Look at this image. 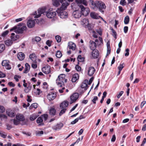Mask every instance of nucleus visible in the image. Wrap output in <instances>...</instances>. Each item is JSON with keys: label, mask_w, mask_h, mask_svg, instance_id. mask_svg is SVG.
<instances>
[{"label": "nucleus", "mask_w": 146, "mask_h": 146, "mask_svg": "<svg viewBox=\"0 0 146 146\" xmlns=\"http://www.w3.org/2000/svg\"><path fill=\"white\" fill-rule=\"evenodd\" d=\"M91 17L93 19H98L100 17V16H98L96 13L94 12H91L90 14Z\"/></svg>", "instance_id": "27"}, {"label": "nucleus", "mask_w": 146, "mask_h": 146, "mask_svg": "<svg viewBox=\"0 0 146 146\" xmlns=\"http://www.w3.org/2000/svg\"><path fill=\"white\" fill-rule=\"evenodd\" d=\"M43 131H36L35 132V134L36 135L40 136L41 135L43 134Z\"/></svg>", "instance_id": "36"}, {"label": "nucleus", "mask_w": 146, "mask_h": 146, "mask_svg": "<svg viewBox=\"0 0 146 146\" xmlns=\"http://www.w3.org/2000/svg\"><path fill=\"white\" fill-rule=\"evenodd\" d=\"M41 40V38L38 36H36L35 37V41L36 42H38Z\"/></svg>", "instance_id": "63"}, {"label": "nucleus", "mask_w": 146, "mask_h": 146, "mask_svg": "<svg viewBox=\"0 0 146 146\" xmlns=\"http://www.w3.org/2000/svg\"><path fill=\"white\" fill-rule=\"evenodd\" d=\"M0 119L2 120V119H7V116L3 114H0Z\"/></svg>", "instance_id": "52"}, {"label": "nucleus", "mask_w": 146, "mask_h": 146, "mask_svg": "<svg viewBox=\"0 0 146 146\" xmlns=\"http://www.w3.org/2000/svg\"><path fill=\"white\" fill-rule=\"evenodd\" d=\"M5 44L7 46H9L12 44L13 41L10 40H8L5 41Z\"/></svg>", "instance_id": "32"}, {"label": "nucleus", "mask_w": 146, "mask_h": 146, "mask_svg": "<svg viewBox=\"0 0 146 146\" xmlns=\"http://www.w3.org/2000/svg\"><path fill=\"white\" fill-rule=\"evenodd\" d=\"M68 5V4L65 2L62 3V6L60 9H58L56 11L58 15L62 19H65L68 17V13L64 10H65L67 6Z\"/></svg>", "instance_id": "2"}, {"label": "nucleus", "mask_w": 146, "mask_h": 146, "mask_svg": "<svg viewBox=\"0 0 146 146\" xmlns=\"http://www.w3.org/2000/svg\"><path fill=\"white\" fill-rule=\"evenodd\" d=\"M116 139V137L115 135H113L111 139V142H114Z\"/></svg>", "instance_id": "60"}, {"label": "nucleus", "mask_w": 146, "mask_h": 146, "mask_svg": "<svg viewBox=\"0 0 146 146\" xmlns=\"http://www.w3.org/2000/svg\"><path fill=\"white\" fill-rule=\"evenodd\" d=\"M68 105V102L67 101H64L62 102L60 104V107L61 108H66Z\"/></svg>", "instance_id": "17"}, {"label": "nucleus", "mask_w": 146, "mask_h": 146, "mask_svg": "<svg viewBox=\"0 0 146 146\" xmlns=\"http://www.w3.org/2000/svg\"><path fill=\"white\" fill-rule=\"evenodd\" d=\"M25 57V54L23 53L20 52L18 53L17 55V57L20 60H23L24 59Z\"/></svg>", "instance_id": "23"}, {"label": "nucleus", "mask_w": 146, "mask_h": 146, "mask_svg": "<svg viewBox=\"0 0 146 146\" xmlns=\"http://www.w3.org/2000/svg\"><path fill=\"white\" fill-rule=\"evenodd\" d=\"M86 82L87 83L88 81H87L86 80L84 81L82 83L81 87L82 88H85V90H86L87 89V84L86 83Z\"/></svg>", "instance_id": "29"}, {"label": "nucleus", "mask_w": 146, "mask_h": 146, "mask_svg": "<svg viewBox=\"0 0 146 146\" xmlns=\"http://www.w3.org/2000/svg\"><path fill=\"white\" fill-rule=\"evenodd\" d=\"M8 84L10 86H12L13 87H14L15 86V84H13L12 82H9L8 83Z\"/></svg>", "instance_id": "64"}, {"label": "nucleus", "mask_w": 146, "mask_h": 146, "mask_svg": "<svg viewBox=\"0 0 146 146\" xmlns=\"http://www.w3.org/2000/svg\"><path fill=\"white\" fill-rule=\"evenodd\" d=\"M30 68V66L28 63L25 64V68L23 71V73H27L28 72Z\"/></svg>", "instance_id": "28"}, {"label": "nucleus", "mask_w": 146, "mask_h": 146, "mask_svg": "<svg viewBox=\"0 0 146 146\" xmlns=\"http://www.w3.org/2000/svg\"><path fill=\"white\" fill-rule=\"evenodd\" d=\"M42 71L45 74H48L50 72V67L49 66H44L42 69Z\"/></svg>", "instance_id": "12"}, {"label": "nucleus", "mask_w": 146, "mask_h": 146, "mask_svg": "<svg viewBox=\"0 0 146 146\" xmlns=\"http://www.w3.org/2000/svg\"><path fill=\"white\" fill-rule=\"evenodd\" d=\"M5 48V45L3 44H0V52H2Z\"/></svg>", "instance_id": "39"}, {"label": "nucleus", "mask_w": 146, "mask_h": 146, "mask_svg": "<svg viewBox=\"0 0 146 146\" xmlns=\"http://www.w3.org/2000/svg\"><path fill=\"white\" fill-rule=\"evenodd\" d=\"M92 51V55L93 58H98L99 54V51L97 49Z\"/></svg>", "instance_id": "13"}, {"label": "nucleus", "mask_w": 146, "mask_h": 146, "mask_svg": "<svg viewBox=\"0 0 146 146\" xmlns=\"http://www.w3.org/2000/svg\"><path fill=\"white\" fill-rule=\"evenodd\" d=\"M45 11V10L43 9H41L38 10V14L37 15L36 11H35L34 13V15H35L34 17L35 18H38L40 17L41 15Z\"/></svg>", "instance_id": "9"}, {"label": "nucleus", "mask_w": 146, "mask_h": 146, "mask_svg": "<svg viewBox=\"0 0 146 146\" xmlns=\"http://www.w3.org/2000/svg\"><path fill=\"white\" fill-rule=\"evenodd\" d=\"M5 110V109L4 107L0 105V112L1 113H3Z\"/></svg>", "instance_id": "49"}, {"label": "nucleus", "mask_w": 146, "mask_h": 146, "mask_svg": "<svg viewBox=\"0 0 146 146\" xmlns=\"http://www.w3.org/2000/svg\"><path fill=\"white\" fill-rule=\"evenodd\" d=\"M79 75L78 74L76 73L73 75L72 81L73 82H75L79 79Z\"/></svg>", "instance_id": "25"}, {"label": "nucleus", "mask_w": 146, "mask_h": 146, "mask_svg": "<svg viewBox=\"0 0 146 146\" xmlns=\"http://www.w3.org/2000/svg\"><path fill=\"white\" fill-rule=\"evenodd\" d=\"M75 68L78 71H80L81 70V67L78 65L76 66Z\"/></svg>", "instance_id": "54"}, {"label": "nucleus", "mask_w": 146, "mask_h": 146, "mask_svg": "<svg viewBox=\"0 0 146 146\" xmlns=\"http://www.w3.org/2000/svg\"><path fill=\"white\" fill-rule=\"evenodd\" d=\"M90 1L91 3L92 7L94 10L96 11L98 9L100 11L104 13V11L103 10L106 9V6L103 2L99 1H94L93 0H90Z\"/></svg>", "instance_id": "1"}, {"label": "nucleus", "mask_w": 146, "mask_h": 146, "mask_svg": "<svg viewBox=\"0 0 146 146\" xmlns=\"http://www.w3.org/2000/svg\"><path fill=\"white\" fill-rule=\"evenodd\" d=\"M120 3L121 5L124 6L126 5V2L125 0H121Z\"/></svg>", "instance_id": "51"}, {"label": "nucleus", "mask_w": 146, "mask_h": 146, "mask_svg": "<svg viewBox=\"0 0 146 146\" xmlns=\"http://www.w3.org/2000/svg\"><path fill=\"white\" fill-rule=\"evenodd\" d=\"M77 60L78 62H82L84 61V58L82 57L81 55H79L78 57Z\"/></svg>", "instance_id": "45"}, {"label": "nucleus", "mask_w": 146, "mask_h": 146, "mask_svg": "<svg viewBox=\"0 0 146 146\" xmlns=\"http://www.w3.org/2000/svg\"><path fill=\"white\" fill-rule=\"evenodd\" d=\"M79 96V94L77 93H75L73 94L70 97L71 101L70 104H71L75 102L78 98Z\"/></svg>", "instance_id": "4"}, {"label": "nucleus", "mask_w": 146, "mask_h": 146, "mask_svg": "<svg viewBox=\"0 0 146 146\" xmlns=\"http://www.w3.org/2000/svg\"><path fill=\"white\" fill-rule=\"evenodd\" d=\"M51 42L49 40H48L46 41V43L49 46H51Z\"/></svg>", "instance_id": "62"}, {"label": "nucleus", "mask_w": 146, "mask_h": 146, "mask_svg": "<svg viewBox=\"0 0 146 146\" xmlns=\"http://www.w3.org/2000/svg\"><path fill=\"white\" fill-rule=\"evenodd\" d=\"M15 34L14 33H12L11 34V38L12 40L15 41L17 40V36L15 37Z\"/></svg>", "instance_id": "42"}, {"label": "nucleus", "mask_w": 146, "mask_h": 146, "mask_svg": "<svg viewBox=\"0 0 146 146\" xmlns=\"http://www.w3.org/2000/svg\"><path fill=\"white\" fill-rule=\"evenodd\" d=\"M62 55V53L60 51L58 50L57 51L56 54V56L58 58H60L61 57Z\"/></svg>", "instance_id": "37"}, {"label": "nucleus", "mask_w": 146, "mask_h": 146, "mask_svg": "<svg viewBox=\"0 0 146 146\" xmlns=\"http://www.w3.org/2000/svg\"><path fill=\"white\" fill-rule=\"evenodd\" d=\"M53 5L56 7L60 5V3H62L63 0H52Z\"/></svg>", "instance_id": "16"}, {"label": "nucleus", "mask_w": 146, "mask_h": 146, "mask_svg": "<svg viewBox=\"0 0 146 146\" xmlns=\"http://www.w3.org/2000/svg\"><path fill=\"white\" fill-rule=\"evenodd\" d=\"M98 99V98L96 96H95L94 97V98L93 100H92V101L93 102V103L96 104V101Z\"/></svg>", "instance_id": "53"}, {"label": "nucleus", "mask_w": 146, "mask_h": 146, "mask_svg": "<svg viewBox=\"0 0 146 146\" xmlns=\"http://www.w3.org/2000/svg\"><path fill=\"white\" fill-rule=\"evenodd\" d=\"M75 1L78 4H79V6L80 5V4L82 3L85 6H87L88 5V3L86 0H75Z\"/></svg>", "instance_id": "20"}, {"label": "nucleus", "mask_w": 146, "mask_h": 146, "mask_svg": "<svg viewBox=\"0 0 146 146\" xmlns=\"http://www.w3.org/2000/svg\"><path fill=\"white\" fill-rule=\"evenodd\" d=\"M96 44L95 42L92 40H90L89 42V47L90 48L93 50H96Z\"/></svg>", "instance_id": "10"}, {"label": "nucleus", "mask_w": 146, "mask_h": 146, "mask_svg": "<svg viewBox=\"0 0 146 146\" xmlns=\"http://www.w3.org/2000/svg\"><path fill=\"white\" fill-rule=\"evenodd\" d=\"M13 123L14 124L16 125H17L19 123L20 121L17 119H14L13 121Z\"/></svg>", "instance_id": "55"}, {"label": "nucleus", "mask_w": 146, "mask_h": 146, "mask_svg": "<svg viewBox=\"0 0 146 146\" xmlns=\"http://www.w3.org/2000/svg\"><path fill=\"white\" fill-rule=\"evenodd\" d=\"M38 104L36 103L33 104L30 106L29 109H31L33 108H36L38 107Z\"/></svg>", "instance_id": "38"}, {"label": "nucleus", "mask_w": 146, "mask_h": 146, "mask_svg": "<svg viewBox=\"0 0 146 146\" xmlns=\"http://www.w3.org/2000/svg\"><path fill=\"white\" fill-rule=\"evenodd\" d=\"M79 7L81 9V12L82 13V14L83 15L86 16L89 14L90 12V9L88 7L85 8L83 5L81 4L79 5Z\"/></svg>", "instance_id": "3"}, {"label": "nucleus", "mask_w": 146, "mask_h": 146, "mask_svg": "<svg viewBox=\"0 0 146 146\" xmlns=\"http://www.w3.org/2000/svg\"><path fill=\"white\" fill-rule=\"evenodd\" d=\"M95 71L94 68L93 67H90L88 68V74L90 76H92Z\"/></svg>", "instance_id": "14"}, {"label": "nucleus", "mask_w": 146, "mask_h": 146, "mask_svg": "<svg viewBox=\"0 0 146 146\" xmlns=\"http://www.w3.org/2000/svg\"><path fill=\"white\" fill-rule=\"evenodd\" d=\"M2 65L3 66L6 67L7 69L9 70L11 68L9 62L7 60H3L2 62Z\"/></svg>", "instance_id": "15"}, {"label": "nucleus", "mask_w": 146, "mask_h": 146, "mask_svg": "<svg viewBox=\"0 0 146 146\" xmlns=\"http://www.w3.org/2000/svg\"><path fill=\"white\" fill-rule=\"evenodd\" d=\"M66 76L63 74H60L58 77V78L57 79L58 80L59 82H61L62 83H66L67 82V79H65Z\"/></svg>", "instance_id": "5"}, {"label": "nucleus", "mask_w": 146, "mask_h": 146, "mask_svg": "<svg viewBox=\"0 0 146 146\" xmlns=\"http://www.w3.org/2000/svg\"><path fill=\"white\" fill-rule=\"evenodd\" d=\"M29 57L34 63H36V56L35 53H33L29 55Z\"/></svg>", "instance_id": "18"}, {"label": "nucleus", "mask_w": 146, "mask_h": 146, "mask_svg": "<svg viewBox=\"0 0 146 146\" xmlns=\"http://www.w3.org/2000/svg\"><path fill=\"white\" fill-rule=\"evenodd\" d=\"M69 48L70 49H72L73 50H74L76 48V45L73 43H72L71 44H69L68 45Z\"/></svg>", "instance_id": "31"}, {"label": "nucleus", "mask_w": 146, "mask_h": 146, "mask_svg": "<svg viewBox=\"0 0 146 146\" xmlns=\"http://www.w3.org/2000/svg\"><path fill=\"white\" fill-rule=\"evenodd\" d=\"M72 15L76 18H78L81 17L82 13L80 11L76 10L73 12Z\"/></svg>", "instance_id": "8"}, {"label": "nucleus", "mask_w": 146, "mask_h": 146, "mask_svg": "<svg viewBox=\"0 0 146 146\" xmlns=\"http://www.w3.org/2000/svg\"><path fill=\"white\" fill-rule=\"evenodd\" d=\"M125 51L126 53H125V56H128L129 55V49L128 48H127L125 50Z\"/></svg>", "instance_id": "57"}, {"label": "nucleus", "mask_w": 146, "mask_h": 146, "mask_svg": "<svg viewBox=\"0 0 146 146\" xmlns=\"http://www.w3.org/2000/svg\"><path fill=\"white\" fill-rule=\"evenodd\" d=\"M27 28V27L25 26H23L21 28L19 27L17 30V32L19 33H22L23 31L25 30Z\"/></svg>", "instance_id": "21"}, {"label": "nucleus", "mask_w": 146, "mask_h": 146, "mask_svg": "<svg viewBox=\"0 0 146 146\" xmlns=\"http://www.w3.org/2000/svg\"><path fill=\"white\" fill-rule=\"evenodd\" d=\"M128 27L127 26H125L124 27V32L125 33H126L127 32L128 30Z\"/></svg>", "instance_id": "58"}, {"label": "nucleus", "mask_w": 146, "mask_h": 146, "mask_svg": "<svg viewBox=\"0 0 146 146\" xmlns=\"http://www.w3.org/2000/svg\"><path fill=\"white\" fill-rule=\"evenodd\" d=\"M124 65V64L123 63L122 64H120L119 65V66L118 67V69H119V70H122L123 68L124 67V66H123Z\"/></svg>", "instance_id": "50"}, {"label": "nucleus", "mask_w": 146, "mask_h": 146, "mask_svg": "<svg viewBox=\"0 0 146 146\" xmlns=\"http://www.w3.org/2000/svg\"><path fill=\"white\" fill-rule=\"evenodd\" d=\"M9 32V31L8 30H6L5 32H3L2 33L1 36L3 37H5V36L8 34Z\"/></svg>", "instance_id": "48"}, {"label": "nucleus", "mask_w": 146, "mask_h": 146, "mask_svg": "<svg viewBox=\"0 0 146 146\" xmlns=\"http://www.w3.org/2000/svg\"><path fill=\"white\" fill-rule=\"evenodd\" d=\"M27 24L28 27L32 28L34 26L35 22L34 21L32 20H28Z\"/></svg>", "instance_id": "19"}, {"label": "nucleus", "mask_w": 146, "mask_h": 146, "mask_svg": "<svg viewBox=\"0 0 146 146\" xmlns=\"http://www.w3.org/2000/svg\"><path fill=\"white\" fill-rule=\"evenodd\" d=\"M56 83L57 85H58V86H59L60 87H62L63 85H64V83H62L61 82H59L58 81V79L56 80Z\"/></svg>", "instance_id": "43"}, {"label": "nucleus", "mask_w": 146, "mask_h": 146, "mask_svg": "<svg viewBox=\"0 0 146 146\" xmlns=\"http://www.w3.org/2000/svg\"><path fill=\"white\" fill-rule=\"evenodd\" d=\"M8 115L11 117H14L15 115V113L13 112H7Z\"/></svg>", "instance_id": "35"}, {"label": "nucleus", "mask_w": 146, "mask_h": 146, "mask_svg": "<svg viewBox=\"0 0 146 146\" xmlns=\"http://www.w3.org/2000/svg\"><path fill=\"white\" fill-rule=\"evenodd\" d=\"M42 119H44V121H46L48 117V115L47 114H44L41 116Z\"/></svg>", "instance_id": "47"}, {"label": "nucleus", "mask_w": 146, "mask_h": 146, "mask_svg": "<svg viewBox=\"0 0 146 146\" xmlns=\"http://www.w3.org/2000/svg\"><path fill=\"white\" fill-rule=\"evenodd\" d=\"M55 38L56 40L58 42H60L61 41V37L59 35H57L55 36Z\"/></svg>", "instance_id": "46"}, {"label": "nucleus", "mask_w": 146, "mask_h": 146, "mask_svg": "<svg viewBox=\"0 0 146 146\" xmlns=\"http://www.w3.org/2000/svg\"><path fill=\"white\" fill-rule=\"evenodd\" d=\"M82 24L83 25L87 26L88 24V20L86 19H84L82 20Z\"/></svg>", "instance_id": "30"}, {"label": "nucleus", "mask_w": 146, "mask_h": 146, "mask_svg": "<svg viewBox=\"0 0 146 146\" xmlns=\"http://www.w3.org/2000/svg\"><path fill=\"white\" fill-rule=\"evenodd\" d=\"M78 121V119L77 118L75 119L74 121L71 122V124L72 125L74 124Z\"/></svg>", "instance_id": "56"}, {"label": "nucleus", "mask_w": 146, "mask_h": 146, "mask_svg": "<svg viewBox=\"0 0 146 146\" xmlns=\"http://www.w3.org/2000/svg\"><path fill=\"white\" fill-rule=\"evenodd\" d=\"M56 112V110L54 108H51L49 110V114L52 116L55 115Z\"/></svg>", "instance_id": "22"}, {"label": "nucleus", "mask_w": 146, "mask_h": 146, "mask_svg": "<svg viewBox=\"0 0 146 146\" xmlns=\"http://www.w3.org/2000/svg\"><path fill=\"white\" fill-rule=\"evenodd\" d=\"M56 83L57 85H58V86H59L60 87H62L63 85H64V83H62L61 82H59L58 81V79L56 80Z\"/></svg>", "instance_id": "44"}, {"label": "nucleus", "mask_w": 146, "mask_h": 146, "mask_svg": "<svg viewBox=\"0 0 146 146\" xmlns=\"http://www.w3.org/2000/svg\"><path fill=\"white\" fill-rule=\"evenodd\" d=\"M56 96V93L55 92H50L47 95V97L49 100H54Z\"/></svg>", "instance_id": "7"}, {"label": "nucleus", "mask_w": 146, "mask_h": 146, "mask_svg": "<svg viewBox=\"0 0 146 146\" xmlns=\"http://www.w3.org/2000/svg\"><path fill=\"white\" fill-rule=\"evenodd\" d=\"M61 109H62V110H61L59 113V115L60 116H61L64 113L66 110V108Z\"/></svg>", "instance_id": "41"}, {"label": "nucleus", "mask_w": 146, "mask_h": 146, "mask_svg": "<svg viewBox=\"0 0 146 146\" xmlns=\"http://www.w3.org/2000/svg\"><path fill=\"white\" fill-rule=\"evenodd\" d=\"M17 119L20 121H23L25 120V117L22 115L19 114L16 116Z\"/></svg>", "instance_id": "26"}, {"label": "nucleus", "mask_w": 146, "mask_h": 146, "mask_svg": "<svg viewBox=\"0 0 146 146\" xmlns=\"http://www.w3.org/2000/svg\"><path fill=\"white\" fill-rule=\"evenodd\" d=\"M112 32V35L113 36L115 39L117 38V34L116 31L113 29H111Z\"/></svg>", "instance_id": "40"}, {"label": "nucleus", "mask_w": 146, "mask_h": 146, "mask_svg": "<svg viewBox=\"0 0 146 146\" xmlns=\"http://www.w3.org/2000/svg\"><path fill=\"white\" fill-rule=\"evenodd\" d=\"M107 55H108L111 52V49L110 47L107 48Z\"/></svg>", "instance_id": "59"}, {"label": "nucleus", "mask_w": 146, "mask_h": 146, "mask_svg": "<svg viewBox=\"0 0 146 146\" xmlns=\"http://www.w3.org/2000/svg\"><path fill=\"white\" fill-rule=\"evenodd\" d=\"M129 18L128 16H126L124 18V23L125 24H127L129 23Z\"/></svg>", "instance_id": "33"}, {"label": "nucleus", "mask_w": 146, "mask_h": 146, "mask_svg": "<svg viewBox=\"0 0 146 146\" xmlns=\"http://www.w3.org/2000/svg\"><path fill=\"white\" fill-rule=\"evenodd\" d=\"M43 119L41 116L39 117L36 120V122L38 123H40L38 124V125L40 126L44 125V123H42Z\"/></svg>", "instance_id": "24"}, {"label": "nucleus", "mask_w": 146, "mask_h": 146, "mask_svg": "<svg viewBox=\"0 0 146 146\" xmlns=\"http://www.w3.org/2000/svg\"><path fill=\"white\" fill-rule=\"evenodd\" d=\"M56 15V13L52 11H50L46 12V16L49 18H54Z\"/></svg>", "instance_id": "6"}, {"label": "nucleus", "mask_w": 146, "mask_h": 146, "mask_svg": "<svg viewBox=\"0 0 146 146\" xmlns=\"http://www.w3.org/2000/svg\"><path fill=\"white\" fill-rule=\"evenodd\" d=\"M63 126V124L62 123H57L56 125L52 127V129L56 131L60 129Z\"/></svg>", "instance_id": "11"}, {"label": "nucleus", "mask_w": 146, "mask_h": 146, "mask_svg": "<svg viewBox=\"0 0 146 146\" xmlns=\"http://www.w3.org/2000/svg\"><path fill=\"white\" fill-rule=\"evenodd\" d=\"M123 91H121L118 94L117 96V97L118 98H119L121 96L122 94H123Z\"/></svg>", "instance_id": "61"}, {"label": "nucleus", "mask_w": 146, "mask_h": 146, "mask_svg": "<svg viewBox=\"0 0 146 146\" xmlns=\"http://www.w3.org/2000/svg\"><path fill=\"white\" fill-rule=\"evenodd\" d=\"M37 117V115L35 114H33L31 115L30 119L31 121H33L35 120Z\"/></svg>", "instance_id": "34"}]
</instances>
